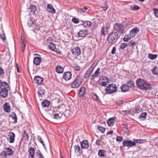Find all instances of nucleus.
I'll use <instances>...</instances> for the list:
<instances>
[{
  "instance_id": "f257e3e1",
  "label": "nucleus",
  "mask_w": 158,
  "mask_h": 158,
  "mask_svg": "<svg viewBox=\"0 0 158 158\" xmlns=\"http://www.w3.org/2000/svg\"><path fill=\"white\" fill-rule=\"evenodd\" d=\"M119 36L118 32H112L108 35L107 40L109 43L112 44L114 42H116Z\"/></svg>"
},
{
  "instance_id": "f03ea898",
  "label": "nucleus",
  "mask_w": 158,
  "mask_h": 158,
  "mask_svg": "<svg viewBox=\"0 0 158 158\" xmlns=\"http://www.w3.org/2000/svg\"><path fill=\"white\" fill-rule=\"evenodd\" d=\"M82 80L80 76H77L71 85V87L73 88L78 87L82 82Z\"/></svg>"
},
{
  "instance_id": "7ed1b4c3",
  "label": "nucleus",
  "mask_w": 158,
  "mask_h": 158,
  "mask_svg": "<svg viewBox=\"0 0 158 158\" xmlns=\"http://www.w3.org/2000/svg\"><path fill=\"white\" fill-rule=\"evenodd\" d=\"M117 89L116 85L114 84L108 85L106 87L105 90L106 93L110 94L115 92Z\"/></svg>"
},
{
  "instance_id": "20e7f679",
  "label": "nucleus",
  "mask_w": 158,
  "mask_h": 158,
  "mask_svg": "<svg viewBox=\"0 0 158 158\" xmlns=\"http://www.w3.org/2000/svg\"><path fill=\"white\" fill-rule=\"evenodd\" d=\"M114 29L117 32H120L122 34L124 32V29L118 23H116L113 25Z\"/></svg>"
},
{
  "instance_id": "39448f33",
  "label": "nucleus",
  "mask_w": 158,
  "mask_h": 158,
  "mask_svg": "<svg viewBox=\"0 0 158 158\" xmlns=\"http://www.w3.org/2000/svg\"><path fill=\"white\" fill-rule=\"evenodd\" d=\"M145 81L144 79H138L136 81V84L138 87L142 89H146V88L144 87L143 85H145Z\"/></svg>"
},
{
  "instance_id": "423d86ee",
  "label": "nucleus",
  "mask_w": 158,
  "mask_h": 158,
  "mask_svg": "<svg viewBox=\"0 0 158 158\" xmlns=\"http://www.w3.org/2000/svg\"><path fill=\"white\" fill-rule=\"evenodd\" d=\"M72 54L76 57L80 55L81 54L80 48L78 47H74L70 50Z\"/></svg>"
},
{
  "instance_id": "0eeeda50",
  "label": "nucleus",
  "mask_w": 158,
  "mask_h": 158,
  "mask_svg": "<svg viewBox=\"0 0 158 158\" xmlns=\"http://www.w3.org/2000/svg\"><path fill=\"white\" fill-rule=\"evenodd\" d=\"M8 87H2L0 90V96L3 98H5L8 96V91L7 89Z\"/></svg>"
},
{
  "instance_id": "6e6552de",
  "label": "nucleus",
  "mask_w": 158,
  "mask_h": 158,
  "mask_svg": "<svg viewBox=\"0 0 158 158\" xmlns=\"http://www.w3.org/2000/svg\"><path fill=\"white\" fill-rule=\"evenodd\" d=\"M123 147H127L130 148L135 145V143L128 140H124L123 142Z\"/></svg>"
},
{
  "instance_id": "1a4fd4ad",
  "label": "nucleus",
  "mask_w": 158,
  "mask_h": 158,
  "mask_svg": "<svg viewBox=\"0 0 158 158\" xmlns=\"http://www.w3.org/2000/svg\"><path fill=\"white\" fill-rule=\"evenodd\" d=\"M108 81V78L106 77H103L101 80L99 81V83L102 86H106L109 83Z\"/></svg>"
},
{
  "instance_id": "9d476101",
  "label": "nucleus",
  "mask_w": 158,
  "mask_h": 158,
  "mask_svg": "<svg viewBox=\"0 0 158 158\" xmlns=\"http://www.w3.org/2000/svg\"><path fill=\"white\" fill-rule=\"evenodd\" d=\"M72 74L70 72H65L63 74V77L66 81L69 80L71 77Z\"/></svg>"
},
{
  "instance_id": "9b49d317",
  "label": "nucleus",
  "mask_w": 158,
  "mask_h": 158,
  "mask_svg": "<svg viewBox=\"0 0 158 158\" xmlns=\"http://www.w3.org/2000/svg\"><path fill=\"white\" fill-rule=\"evenodd\" d=\"M3 109L5 112L9 113L11 111L10 104L7 102H5L3 105Z\"/></svg>"
},
{
  "instance_id": "f8f14e48",
  "label": "nucleus",
  "mask_w": 158,
  "mask_h": 158,
  "mask_svg": "<svg viewBox=\"0 0 158 158\" xmlns=\"http://www.w3.org/2000/svg\"><path fill=\"white\" fill-rule=\"evenodd\" d=\"M139 31V30L137 27H135L132 29L130 32V36L132 38L134 37Z\"/></svg>"
},
{
  "instance_id": "ddd939ff",
  "label": "nucleus",
  "mask_w": 158,
  "mask_h": 158,
  "mask_svg": "<svg viewBox=\"0 0 158 158\" xmlns=\"http://www.w3.org/2000/svg\"><path fill=\"white\" fill-rule=\"evenodd\" d=\"M44 79L43 78L38 76H36L34 78V81L35 83L40 84L43 81Z\"/></svg>"
},
{
  "instance_id": "4468645a",
  "label": "nucleus",
  "mask_w": 158,
  "mask_h": 158,
  "mask_svg": "<svg viewBox=\"0 0 158 158\" xmlns=\"http://www.w3.org/2000/svg\"><path fill=\"white\" fill-rule=\"evenodd\" d=\"M8 136L9 137V139H10L9 142L10 143H13L15 141V134L13 132H10L8 135Z\"/></svg>"
},
{
  "instance_id": "2eb2a0df",
  "label": "nucleus",
  "mask_w": 158,
  "mask_h": 158,
  "mask_svg": "<svg viewBox=\"0 0 158 158\" xmlns=\"http://www.w3.org/2000/svg\"><path fill=\"white\" fill-rule=\"evenodd\" d=\"M93 70V66H91L85 73L84 77L85 78L88 77Z\"/></svg>"
},
{
  "instance_id": "dca6fc26",
  "label": "nucleus",
  "mask_w": 158,
  "mask_h": 158,
  "mask_svg": "<svg viewBox=\"0 0 158 158\" xmlns=\"http://www.w3.org/2000/svg\"><path fill=\"white\" fill-rule=\"evenodd\" d=\"M48 47L52 51L56 52L58 53L59 50L56 48V46L55 44L53 43H51L48 45Z\"/></svg>"
},
{
  "instance_id": "f3484780",
  "label": "nucleus",
  "mask_w": 158,
  "mask_h": 158,
  "mask_svg": "<svg viewBox=\"0 0 158 158\" xmlns=\"http://www.w3.org/2000/svg\"><path fill=\"white\" fill-rule=\"evenodd\" d=\"M81 147L82 149H87L89 147L88 141L86 140H83L81 143Z\"/></svg>"
},
{
  "instance_id": "a211bd4d",
  "label": "nucleus",
  "mask_w": 158,
  "mask_h": 158,
  "mask_svg": "<svg viewBox=\"0 0 158 158\" xmlns=\"http://www.w3.org/2000/svg\"><path fill=\"white\" fill-rule=\"evenodd\" d=\"M87 34V32L85 30H82L79 31L78 33L79 37H85Z\"/></svg>"
},
{
  "instance_id": "6ab92c4d",
  "label": "nucleus",
  "mask_w": 158,
  "mask_h": 158,
  "mask_svg": "<svg viewBox=\"0 0 158 158\" xmlns=\"http://www.w3.org/2000/svg\"><path fill=\"white\" fill-rule=\"evenodd\" d=\"M35 24V21L33 17H30L27 21V24L29 27H32Z\"/></svg>"
},
{
  "instance_id": "aec40b11",
  "label": "nucleus",
  "mask_w": 158,
  "mask_h": 158,
  "mask_svg": "<svg viewBox=\"0 0 158 158\" xmlns=\"http://www.w3.org/2000/svg\"><path fill=\"white\" fill-rule=\"evenodd\" d=\"M47 7L48 8V12L53 14L55 13V10L54 9L52 6L51 4H48Z\"/></svg>"
},
{
  "instance_id": "412c9836",
  "label": "nucleus",
  "mask_w": 158,
  "mask_h": 158,
  "mask_svg": "<svg viewBox=\"0 0 158 158\" xmlns=\"http://www.w3.org/2000/svg\"><path fill=\"white\" fill-rule=\"evenodd\" d=\"M31 14L35 15L37 11L36 6L34 5H31L29 9Z\"/></svg>"
},
{
  "instance_id": "4be33fe9",
  "label": "nucleus",
  "mask_w": 158,
  "mask_h": 158,
  "mask_svg": "<svg viewBox=\"0 0 158 158\" xmlns=\"http://www.w3.org/2000/svg\"><path fill=\"white\" fill-rule=\"evenodd\" d=\"M41 60L40 57H35L33 60V63L36 65H38L40 64Z\"/></svg>"
},
{
  "instance_id": "5701e85b",
  "label": "nucleus",
  "mask_w": 158,
  "mask_h": 158,
  "mask_svg": "<svg viewBox=\"0 0 158 158\" xmlns=\"http://www.w3.org/2000/svg\"><path fill=\"white\" fill-rule=\"evenodd\" d=\"M35 149L34 148L31 147L28 150V152L29 153V156H30L31 158L34 157Z\"/></svg>"
},
{
  "instance_id": "b1692460",
  "label": "nucleus",
  "mask_w": 158,
  "mask_h": 158,
  "mask_svg": "<svg viewBox=\"0 0 158 158\" xmlns=\"http://www.w3.org/2000/svg\"><path fill=\"white\" fill-rule=\"evenodd\" d=\"M81 21L83 23L82 24V25H84V27H89L91 25L92 23L88 21Z\"/></svg>"
},
{
  "instance_id": "393cba45",
  "label": "nucleus",
  "mask_w": 158,
  "mask_h": 158,
  "mask_svg": "<svg viewBox=\"0 0 158 158\" xmlns=\"http://www.w3.org/2000/svg\"><path fill=\"white\" fill-rule=\"evenodd\" d=\"M114 118H115L114 117H112L110 118L107 121V124L109 126H112L114 125Z\"/></svg>"
},
{
  "instance_id": "a878e982",
  "label": "nucleus",
  "mask_w": 158,
  "mask_h": 158,
  "mask_svg": "<svg viewBox=\"0 0 158 158\" xmlns=\"http://www.w3.org/2000/svg\"><path fill=\"white\" fill-rule=\"evenodd\" d=\"M63 68L60 66H57L56 68V71L58 73H63Z\"/></svg>"
},
{
  "instance_id": "bb28decb",
  "label": "nucleus",
  "mask_w": 158,
  "mask_h": 158,
  "mask_svg": "<svg viewBox=\"0 0 158 158\" xmlns=\"http://www.w3.org/2000/svg\"><path fill=\"white\" fill-rule=\"evenodd\" d=\"M106 151L103 150H100L98 151V154L100 157H103L106 156L105 153Z\"/></svg>"
},
{
  "instance_id": "cd10ccee",
  "label": "nucleus",
  "mask_w": 158,
  "mask_h": 158,
  "mask_svg": "<svg viewBox=\"0 0 158 158\" xmlns=\"http://www.w3.org/2000/svg\"><path fill=\"white\" fill-rule=\"evenodd\" d=\"M85 89L84 87H81L80 90L79 92L78 93V95L79 97H81L83 96L85 93Z\"/></svg>"
},
{
  "instance_id": "c85d7f7f",
  "label": "nucleus",
  "mask_w": 158,
  "mask_h": 158,
  "mask_svg": "<svg viewBox=\"0 0 158 158\" xmlns=\"http://www.w3.org/2000/svg\"><path fill=\"white\" fill-rule=\"evenodd\" d=\"M121 89L123 92H125L127 91L129 89V86L126 84L123 85L121 86Z\"/></svg>"
},
{
  "instance_id": "c756f323",
  "label": "nucleus",
  "mask_w": 158,
  "mask_h": 158,
  "mask_svg": "<svg viewBox=\"0 0 158 158\" xmlns=\"http://www.w3.org/2000/svg\"><path fill=\"white\" fill-rule=\"evenodd\" d=\"M50 104V102L47 100L43 101L41 103L42 106L44 107H47L49 106Z\"/></svg>"
},
{
  "instance_id": "7c9ffc66",
  "label": "nucleus",
  "mask_w": 158,
  "mask_h": 158,
  "mask_svg": "<svg viewBox=\"0 0 158 158\" xmlns=\"http://www.w3.org/2000/svg\"><path fill=\"white\" fill-rule=\"evenodd\" d=\"M0 83L1 84L0 85V89H1L2 87H9L8 84L5 81L2 82V80H0Z\"/></svg>"
},
{
  "instance_id": "2f4dec72",
  "label": "nucleus",
  "mask_w": 158,
  "mask_h": 158,
  "mask_svg": "<svg viewBox=\"0 0 158 158\" xmlns=\"http://www.w3.org/2000/svg\"><path fill=\"white\" fill-rule=\"evenodd\" d=\"M157 55L156 54H149L148 55V57L151 60H153L156 59L157 57Z\"/></svg>"
},
{
  "instance_id": "473e14b6",
  "label": "nucleus",
  "mask_w": 158,
  "mask_h": 158,
  "mask_svg": "<svg viewBox=\"0 0 158 158\" xmlns=\"http://www.w3.org/2000/svg\"><path fill=\"white\" fill-rule=\"evenodd\" d=\"M6 152L7 154L8 155L11 156L13 154V151L11 148H6Z\"/></svg>"
},
{
  "instance_id": "72a5a7b5",
  "label": "nucleus",
  "mask_w": 158,
  "mask_h": 158,
  "mask_svg": "<svg viewBox=\"0 0 158 158\" xmlns=\"http://www.w3.org/2000/svg\"><path fill=\"white\" fill-rule=\"evenodd\" d=\"M11 116L12 119L14 120L13 123L14 124L16 123H17V118L15 113H13Z\"/></svg>"
},
{
  "instance_id": "f704fd0d",
  "label": "nucleus",
  "mask_w": 158,
  "mask_h": 158,
  "mask_svg": "<svg viewBox=\"0 0 158 158\" xmlns=\"http://www.w3.org/2000/svg\"><path fill=\"white\" fill-rule=\"evenodd\" d=\"M144 87H145L147 89H142V90H150L151 89V86L148 83L145 81V85H143Z\"/></svg>"
},
{
  "instance_id": "c9c22d12",
  "label": "nucleus",
  "mask_w": 158,
  "mask_h": 158,
  "mask_svg": "<svg viewBox=\"0 0 158 158\" xmlns=\"http://www.w3.org/2000/svg\"><path fill=\"white\" fill-rule=\"evenodd\" d=\"M152 71L153 74L157 75L158 74V70L157 66H155L152 70Z\"/></svg>"
},
{
  "instance_id": "e433bc0d",
  "label": "nucleus",
  "mask_w": 158,
  "mask_h": 158,
  "mask_svg": "<svg viewBox=\"0 0 158 158\" xmlns=\"http://www.w3.org/2000/svg\"><path fill=\"white\" fill-rule=\"evenodd\" d=\"M127 84L129 87L132 88L134 86V82L132 80H129L127 82Z\"/></svg>"
},
{
  "instance_id": "4c0bfd02",
  "label": "nucleus",
  "mask_w": 158,
  "mask_h": 158,
  "mask_svg": "<svg viewBox=\"0 0 158 158\" xmlns=\"http://www.w3.org/2000/svg\"><path fill=\"white\" fill-rule=\"evenodd\" d=\"M147 113L146 112H144L142 113L140 116L139 118L143 119V120H144L146 118Z\"/></svg>"
},
{
  "instance_id": "58836bf2",
  "label": "nucleus",
  "mask_w": 158,
  "mask_h": 158,
  "mask_svg": "<svg viewBox=\"0 0 158 158\" xmlns=\"http://www.w3.org/2000/svg\"><path fill=\"white\" fill-rule=\"evenodd\" d=\"M45 93V91L44 90H42V89H40V90L38 92V96L39 97L42 96V95H44Z\"/></svg>"
},
{
  "instance_id": "ea45409f",
  "label": "nucleus",
  "mask_w": 158,
  "mask_h": 158,
  "mask_svg": "<svg viewBox=\"0 0 158 158\" xmlns=\"http://www.w3.org/2000/svg\"><path fill=\"white\" fill-rule=\"evenodd\" d=\"M23 137L25 140H29V136L28 133L26 132V131H24L23 134Z\"/></svg>"
},
{
  "instance_id": "a19ab883",
  "label": "nucleus",
  "mask_w": 158,
  "mask_h": 158,
  "mask_svg": "<svg viewBox=\"0 0 158 158\" xmlns=\"http://www.w3.org/2000/svg\"><path fill=\"white\" fill-rule=\"evenodd\" d=\"M128 24V22L126 20L123 21L120 24L124 29L127 26Z\"/></svg>"
},
{
  "instance_id": "79ce46f5",
  "label": "nucleus",
  "mask_w": 158,
  "mask_h": 158,
  "mask_svg": "<svg viewBox=\"0 0 158 158\" xmlns=\"http://www.w3.org/2000/svg\"><path fill=\"white\" fill-rule=\"evenodd\" d=\"M100 68H98L97 70L96 71L94 74L92 76V79L94 78V77H96L97 76L98 74L99 73L100 71Z\"/></svg>"
},
{
  "instance_id": "37998d69",
  "label": "nucleus",
  "mask_w": 158,
  "mask_h": 158,
  "mask_svg": "<svg viewBox=\"0 0 158 158\" xmlns=\"http://www.w3.org/2000/svg\"><path fill=\"white\" fill-rule=\"evenodd\" d=\"M90 95L94 100H97L98 99V97L95 94L92 93L90 94Z\"/></svg>"
},
{
  "instance_id": "c03bdc74",
  "label": "nucleus",
  "mask_w": 158,
  "mask_h": 158,
  "mask_svg": "<svg viewBox=\"0 0 158 158\" xmlns=\"http://www.w3.org/2000/svg\"><path fill=\"white\" fill-rule=\"evenodd\" d=\"M75 152L77 153H79L80 151L81 148L79 146L75 145L74 146Z\"/></svg>"
},
{
  "instance_id": "a18cd8bd",
  "label": "nucleus",
  "mask_w": 158,
  "mask_h": 158,
  "mask_svg": "<svg viewBox=\"0 0 158 158\" xmlns=\"http://www.w3.org/2000/svg\"><path fill=\"white\" fill-rule=\"evenodd\" d=\"M131 10H138L139 9V7L138 6L135 5H134L133 6H131Z\"/></svg>"
},
{
  "instance_id": "49530a36",
  "label": "nucleus",
  "mask_w": 158,
  "mask_h": 158,
  "mask_svg": "<svg viewBox=\"0 0 158 158\" xmlns=\"http://www.w3.org/2000/svg\"><path fill=\"white\" fill-rule=\"evenodd\" d=\"M132 37L130 36V35L129 36L128 35H126L123 38V40L124 42H127Z\"/></svg>"
},
{
  "instance_id": "de8ad7c7",
  "label": "nucleus",
  "mask_w": 158,
  "mask_h": 158,
  "mask_svg": "<svg viewBox=\"0 0 158 158\" xmlns=\"http://www.w3.org/2000/svg\"><path fill=\"white\" fill-rule=\"evenodd\" d=\"M98 130L101 131L102 133H104L106 129V128L100 126L98 127Z\"/></svg>"
},
{
  "instance_id": "09e8293b",
  "label": "nucleus",
  "mask_w": 158,
  "mask_h": 158,
  "mask_svg": "<svg viewBox=\"0 0 158 158\" xmlns=\"http://www.w3.org/2000/svg\"><path fill=\"white\" fill-rule=\"evenodd\" d=\"M102 7L104 11H106L107 10L108 8V6L107 5V3L106 2H105V3L103 5V6H102Z\"/></svg>"
},
{
  "instance_id": "8fccbe9b",
  "label": "nucleus",
  "mask_w": 158,
  "mask_h": 158,
  "mask_svg": "<svg viewBox=\"0 0 158 158\" xmlns=\"http://www.w3.org/2000/svg\"><path fill=\"white\" fill-rule=\"evenodd\" d=\"M0 155L2 156V158H7V154L6 152L2 151Z\"/></svg>"
},
{
  "instance_id": "3c124183",
  "label": "nucleus",
  "mask_w": 158,
  "mask_h": 158,
  "mask_svg": "<svg viewBox=\"0 0 158 158\" xmlns=\"http://www.w3.org/2000/svg\"><path fill=\"white\" fill-rule=\"evenodd\" d=\"M142 109L139 106H137L135 109V112L137 113H139L142 111Z\"/></svg>"
},
{
  "instance_id": "603ef678",
  "label": "nucleus",
  "mask_w": 158,
  "mask_h": 158,
  "mask_svg": "<svg viewBox=\"0 0 158 158\" xmlns=\"http://www.w3.org/2000/svg\"><path fill=\"white\" fill-rule=\"evenodd\" d=\"M154 13L155 16L158 17V9L154 8L153 9Z\"/></svg>"
},
{
  "instance_id": "864d4df0",
  "label": "nucleus",
  "mask_w": 158,
  "mask_h": 158,
  "mask_svg": "<svg viewBox=\"0 0 158 158\" xmlns=\"http://www.w3.org/2000/svg\"><path fill=\"white\" fill-rule=\"evenodd\" d=\"M37 139L38 141L42 144L44 148H45V145L44 143V142L43 141L41 137L40 136H38L37 138Z\"/></svg>"
},
{
  "instance_id": "5fc2aeb1",
  "label": "nucleus",
  "mask_w": 158,
  "mask_h": 158,
  "mask_svg": "<svg viewBox=\"0 0 158 158\" xmlns=\"http://www.w3.org/2000/svg\"><path fill=\"white\" fill-rule=\"evenodd\" d=\"M127 46V44L125 43H123L121 44L120 48L121 49H124Z\"/></svg>"
},
{
  "instance_id": "6e6d98bb",
  "label": "nucleus",
  "mask_w": 158,
  "mask_h": 158,
  "mask_svg": "<svg viewBox=\"0 0 158 158\" xmlns=\"http://www.w3.org/2000/svg\"><path fill=\"white\" fill-rule=\"evenodd\" d=\"M61 117L58 114H55L53 115V118L56 119H59Z\"/></svg>"
},
{
  "instance_id": "4d7b16f0",
  "label": "nucleus",
  "mask_w": 158,
  "mask_h": 158,
  "mask_svg": "<svg viewBox=\"0 0 158 158\" xmlns=\"http://www.w3.org/2000/svg\"><path fill=\"white\" fill-rule=\"evenodd\" d=\"M133 140L134 141L133 142L135 143V145L136 144V143H142V141H143L141 139H134Z\"/></svg>"
},
{
  "instance_id": "13d9d810",
  "label": "nucleus",
  "mask_w": 158,
  "mask_h": 158,
  "mask_svg": "<svg viewBox=\"0 0 158 158\" xmlns=\"http://www.w3.org/2000/svg\"><path fill=\"white\" fill-rule=\"evenodd\" d=\"M72 21L75 23H79V20L78 19L74 17L72 19Z\"/></svg>"
},
{
  "instance_id": "bf43d9fd",
  "label": "nucleus",
  "mask_w": 158,
  "mask_h": 158,
  "mask_svg": "<svg viewBox=\"0 0 158 158\" xmlns=\"http://www.w3.org/2000/svg\"><path fill=\"white\" fill-rule=\"evenodd\" d=\"M39 152H40V153L38 152H36V153H37V155L38 156V158H44V156L40 153L41 152H40V151Z\"/></svg>"
},
{
  "instance_id": "052dcab7",
  "label": "nucleus",
  "mask_w": 158,
  "mask_h": 158,
  "mask_svg": "<svg viewBox=\"0 0 158 158\" xmlns=\"http://www.w3.org/2000/svg\"><path fill=\"white\" fill-rule=\"evenodd\" d=\"M116 139L117 141L120 142L122 141L123 138L122 136H117Z\"/></svg>"
},
{
  "instance_id": "680f3d73",
  "label": "nucleus",
  "mask_w": 158,
  "mask_h": 158,
  "mask_svg": "<svg viewBox=\"0 0 158 158\" xmlns=\"http://www.w3.org/2000/svg\"><path fill=\"white\" fill-rule=\"evenodd\" d=\"M129 45L130 46H133L135 45V41L133 40L131 41L129 43Z\"/></svg>"
},
{
  "instance_id": "e2e57ef3",
  "label": "nucleus",
  "mask_w": 158,
  "mask_h": 158,
  "mask_svg": "<svg viewBox=\"0 0 158 158\" xmlns=\"http://www.w3.org/2000/svg\"><path fill=\"white\" fill-rule=\"evenodd\" d=\"M0 37L1 38V39L3 40L4 42L5 40H6L5 35L4 34L0 35Z\"/></svg>"
},
{
  "instance_id": "0e129e2a",
  "label": "nucleus",
  "mask_w": 158,
  "mask_h": 158,
  "mask_svg": "<svg viewBox=\"0 0 158 158\" xmlns=\"http://www.w3.org/2000/svg\"><path fill=\"white\" fill-rule=\"evenodd\" d=\"M105 28L104 27H102L101 30V35H105Z\"/></svg>"
},
{
  "instance_id": "69168bd1",
  "label": "nucleus",
  "mask_w": 158,
  "mask_h": 158,
  "mask_svg": "<svg viewBox=\"0 0 158 158\" xmlns=\"http://www.w3.org/2000/svg\"><path fill=\"white\" fill-rule=\"evenodd\" d=\"M122 129H122L123 130L124 132H129V129L128 128H127L125 127H123Z\"/></svg>"
},
{
  "instance_id": "338daca9",
  "label": "nucleus",
  "mask_w": 158,
  "mask_h": 158,
  "mask_svg": "<svg viewBox=\"0 0 158 158\" xmlns=\"http://www.w3.org/2000/svg\"><path fill=\"white\" fill-rule=\"evenodd\" d=\"M4 73L3 69L0 66V76L3 75Z\"/></svg>"
},
{
  "instance_id": "774afa93",
  "label": "nucleus",
  "mask_w": 158,
  "mask_h": 158,
  "mask_svg": "<svg viewBox=\"0 0 158 158\" xmlns=\"http://www.w3.org/2000/svg\"><path fill=\"white\" fill-rule=\"evenodd\" d=\"M80 68L79 66L76 65V66H75V69L76 71H78L80 70Z\"/></svg>"
}]
</instances>
